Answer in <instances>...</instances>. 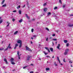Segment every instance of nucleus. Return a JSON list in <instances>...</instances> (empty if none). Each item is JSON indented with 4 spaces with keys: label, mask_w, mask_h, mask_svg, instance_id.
<instances>
[{
    "label": "nucleus",
    "mask_w": 73,
    "mask_h": 73,
    "mask_svg": "<svg viewBox=\"0 0 73 73\" xmlns=\"http://www.w3.org/2000/svg\"><path fill=\"white\" fill-rule=\"evenodd\" d=\"M63 8H65V5H63Z\"/></svg>",
    "instance_id": "45"
},
{
    "label": "nucleus",
    "mask_w": 73,
    "mask_h": 73,
    "mask_svg": "<svg viewBox=\"0 0 73 73\" xmlns=\"http://www.w3.org/2000/svg\"><path fill=\"white\" fill-rule=\"evenodd\" d=\"M19 13L20 15H21V11L20 10H19Z\"/></svg>",
    "instance_id": "14"
},
{
    "label": "nucleus",
    "mask_w": 73,
    "mask_h": 73,
    "mask_svg": "<svg viewBox=\"0 0 73 73\" xmlns=\"http://www.w3.org/2000/svg\"><path fill=\"white\" fill-rule=\"evenodd\" d=\"M57 60H58V61H59L60 60V59H59V58L58 57H57Z\"/></svg>",
    "instance_id": "39"
},
{
    "label": "nucleus",
    "mask_w": 73,
    "mask_h": 73,
    "mask_svg": "<svg viewBox=\"0 0 73 73\" xmlns=\"http://www.w3.org/2000/svg\"><path fill=\"white\" fill-rule=\"evenodd\" d=\"M52 40H54V41H57V39H56V38L53 39Z\"/></svg>",
    "instance_id": "32"
},
{
    "label": "nucleus",
    "mask_w": 73,
    "mask_h": 73,
    "mask_svg": "<svg viewBox=\"0 0 73 73\" xmlns=\"http://www.w3.org/2000/svg\"><path fill=\"white\" fill-rule=\"evenodd\" d=\"M66 46L67 47H68V46H69V43H67L66 45Z\"/></svg>",
    "instance_id": "30"
},
{
    "label": "nucleus",
    "mask_w": 73,
    "mask_h": 73,
    "mask_svg": "<svg viewBox=\"0 0 73 73\" xmlns=\"http://www.w3.org/2000/svg\"><path fill=\"white\" fill-rule=\"evenodd\" d=\"M49 70V68H46V71Z\"/></svg>",
    "instance_id": "15"
},
{
    "label": "nucleus",
    "mask_w": 73,
    "mask_h": 73,
    "mask_svg": "<svg viewBox=\"0 0 73 73\" xmlns=\"http://www.w3.org/2000/svg\"><path fill=\"white\" fill-rule=\"evenodd\" d=\"M21 54H20V55L18 56L19 59H20L21 58H20V56H21Z\"/></svg>",
    "instance_id": "22"
},
{
    "label": "nucleus",
    "mask_w": 73,
    "mask_h": 73,
    "mask_svg": "<svg viewBox=\"0 0 73 73\" xmlns=\"http://www.w3.org/2000/svg\"><path fill=\"white\" fill-rule=\"evenodd\" d=\"M5 0H3L2 2V4H4V3L5 2Z\"/></svg>",
    "instance_id": "16"
},
{
    "label": "nucleus",
    "mask_w": 73,
    "mask_h": 73,
    "mask_svg": "<svg viewBox=\"0 0 73 73\" xmlns=\"http://www.w3.org/2000/svg\"><path fill=\"white\" fill-rule=\"evenodd\" d=\"M31 65L32 66H33V64H31Z\"/></svg>",
    "instance_id": "56"
},
{
    "label": "nucleus",
    "mask_w": 73,
    "mask_h": 73,
    "mask_svg": "<svg viewBox=\"0 0 73 73\" xmlns=\"http://www.w3.org/2000/svg\"><path fill=\"white\" fill-rule=\"evenodd\" d=\"M68 50H69V49H67L65 50V52L64 53L65 55H66V54H67V53H68Z\"/></svg>",
    "instance_id": "3"
},
{
    "label": "nucleus",
    "mask_w": 73,
    "mask_h": 73,
    "mask_svg": "<svg viewBox=\"0 0 73 73\" xmlns=\"http://www.w3.org/2000/svg\"><path fill=\"white\" fill-rule=\"evenodd\" d=\"M17 33H18V31H16L14 33V35H17Z\"/></svg>",
    "instance_id": "12"
},
{
    "label": "nucleus",
    "mask_w": 73,
    "mask_h": 73,
    "mask_svg": "<svg viewBox=\"0 0 73 73\" xmlns=\"http://www.w3.org/2000/svg\"><path fill=\"white\" fill-rule=\"evenodd\" d=\"M30 73H33V71H31L30 72Z\"/></svg>",
    "instance_id": "54"
},
{
    "label": "nucleus",
    "mask_w": 73,
    "mask_h": 73,
    "mask_svg": "<svg viewBox=\"0 0 73 73\" xmlns=\"http://www.w3.org/2000/svg\"><path fill=\"white\" fill-rule=\"evenodd\" d=\"M52 46H54V43H53V42H52Z\"/></svg>",
    "instance_id": "49"
},
{
    "label": "nucleus",
    "mask_w": 73,
    "mask_h": 73,
    "mask_svg": "<svg viewBox=\"0 0 73 73\" xmlns=\"http://www.w3.org/2000/svg\"><path fill=\"white\" fill-rule=\"evenodd\" d=\"M2 22H3V20H1L0 21V23H2Z\"/></svg>",
    "instance_id": "41"
},
{
    "label": "nucleus",
    "mask_w": 73,
    "mask_h": 73,
    "mask_svg": "<svg viewBox=\"0 0 73 73\" xmlns=\"http://www.w3.org/2000/svg\"><path fill=\"white\" fill-rule=\"evenodd\" d=\"M69 63H70L71 64L72 63V62H71L70 61H69Z\"/></svg>",
    "instance_id": "53"
},
{
    "label": "nucleus",
    "mask_w": 73,
    "mask_h": 73,
    "mask_svg": "<svg viewBox=\"0 0 73 73\" xmlns=\"http://www.w3.org/2000/svg\"><path fill=\"white\" fill-rule=\"evenodd\" d=\"M16 12V10H14L13 11V12Z\"/></svg>",
    "instance_id": "46"
},
{
    "label": "nucleus",
    "mask_w": 73,
    "mask_h": 73,
    "mask_svg": "<svg viewBox=\"0 0 73 73\" xmlns=\"http://www.w3.org/2000/svg\"><path fill=\"white\" fill-rule=\"evenodd\" d=\"M16 46H15V47L14 48V49H16Z\"/></svg>",
    "instance_id": "62"
},
{
    "label": "nucleus",
    "mask_w": 73,
    "mask_h": 73,
    "mask_svg": "<svg viewBox=\"0 0 73 73\" xmlns=\"http://www.w3.org/2000/svg\"><path fill=\"white\" fill-rule=\"evenodd\" d=\"M34 30V29H31V32H33V31Z\"/></svg>",
    "instance_id": "37"
},
{
    "label": "nucleus",
    "mask_w": 73,
    "mask_h": 73,
    "mask_svg": "<svg viewBox=\"0 0 73 73\" xmlns=\"http://www.w3.org/2000/svg\"><path fill=\"white\" fill-rule=\"evenodd\" d=\"M55 35H56L55 34H54L52 35V36H55Z\"/></svg>",
    "instance_id": "48"
},
{
    "label": "nucleus",
    "mask_w": 73,
    "mask_h": 73,
    "mask_svg": "<svg viewBox=\"0 0 73 73\" xmlns=\"http://www.w3.org/2000/svg\"><path fill=\"white\" fill-rule=\"evenodd\" d=\"M43 5V6H45V5H46V3H44Z\"/></svg>",
    "instance_id": "29"
},
{
    "label": "nucleus",
    "mask_w": 73,
    "mask_h": 73,
    "mask_svg": "<svg viewBox=\"0 0 73 73\" xmlns=\"http://www.w3.org/2000/svg\"><path fill=\"white\" fill-rule=\"evenodd\" d=\"M43 53H44L45 55H46L47 54H48V53H46L44 51L43 52Z\"/></svg>",
    "instance_id": "23"
},
{
    "label": "nucleus",
    "mask_w": 73,
    "mask_h": 73,
    "mask_svg": "<svg viewBox=\"0 0 73 73\" xmlns=\"http://www.w3.org/2000/svg\"><path fill=\"white\" fill-rule=\"evenodd\" d=\"M46 30H47V31H49V29L48 28H46Z\"/></svg>",
    "instance_id": "25"
},
{
    "label": "nucleus",
    "mask_w": 73,
    "mask_h": 73,
    "mask_svg": "<svg viewBox=\"0 0 73 73\" xmlns=\"http://www.w3.org/2000/svg\"><path fill=\"white\" fill-rule=\"evenodd\" d=\"M33 37H36V35H33Z\"/></svg>",
    "instance_id": "52"
},
{
    "label": "nucleus",
    "mask_w": 73,
    "mask_h": 73,
    "mask_svg": "<svg viewBox=\"0 0 73 73\" xmlns=\"http://www.w3.org/2000/svg\"><path fill=\"white\" fill-rule=\"evenodd\" d=\"M19 8H20V5H19V6H18V7H17V9H19Z\"/></svg>",
    "instance_id": "26"
},
{
    "label": "nucleus",
    "mask_w": 73,
    "mask_h": 73,
    "mask_svg": "<svg viewBox=\"0 0 73 73\" xmlns=\"http://www.w3.org/2000/svg\"><path fill=\"white\" fill-rule=\"evenodd\" d=\"M4 61H5V62H6V61H7V59H6V58H5L4 59Z\"/></svg>",
    "instance_id": "31"
},
{
    "label": "nucleus",
    "mask_w": 73,
    "mask_h": 73,
    "mask_svg": "<svg viewBox=\"0 0 73 73\" xmlns=\"http://www.w3.org/2000/svg\"><path fill=\"white\" fill-rule=\"evenodd\" d=\"M49 16V15H51V13L50 12H48L47 14Z\"/></svg>",
    "instance_id": "17"
},
{
    "label": "nucleus",
    "mask_w": 73,
    "mask_h": 73,
    "mask_svg": "<svg viewBox=\"0 0 73 73\" xmlns=\"http://www.w3.org/2000/svg\"><path fill=\"white\" fill-rule=\"evenodd\" d=\"M31 57V56H27V60H29V58Z\"/></svg>",
    "instance_id": "9"
},
{
    "label": "nucleus",
    "mask_w": 73,
    "mask_h": 73,
    "mask_svg": "<svg viewBox=\"0 0 73 73\" xmlns=\"http://www.w3.org/2000/svg\"><path fill=\"white\" fill-rule=\"evenodd\" d=\"M17 46H18V44H15V47H17Z\"/></svg>",
    "instance_id": "35"
},
{
    "label": "nucleus",
    "mask_w": 73,
    "mask_h": 73,
    "mask_svg": "<svg viewBox=\"0 0 73 73\" xmlns=\"http://www.w3.org/2000/svg\"><path fill=\"white\" fill-rule=\"evenodd\" d=\"M5 68V66H3V68Z\"/></svg>",
    "instance_id": "63"
},
{
    "label": "nucleus",
    "mask_w": 73,
    "mask_h": 73,
    "mask_svg": "<svg viewBox=\"0 0 73 73\" xmlns=\"http://www.w3.org/2000/svg\"><path fill=\"white\" fill-rule=\"evenodd\" d=\"M22 46V43H21V44H20L19 45V48H21V47Z\"/></svg>",
    "instance_id": "18"
},
{
    "label": "nucleus",
    "mask_w": 73,
    "mask_h": 73,
    "mask_svg": "<svg viewBox=\"0 0 73 73\" xmlns=\"http://www.w3.org/2000/svg\"><path fill=\"white\" fill-rule=\"evenodd\" d=\"M56 9H57V7H56L54 8V10Z\"/></svg>",
    "instance_id": "33"
},
{
    "label": "nucleus",
    "mask_w": 73,
    "mask_h": 73,
    "mask_svg": "<svg viewBox=\"0 0 73 73\" xmlns=\"http://www.w3.org/2000/svg\"><path fill=\"white\" fill-rule=\"evenodd\" d=\"M58 61L59 62V63H61V62H60V60H58Z\"/></svg>",
    "instance_id": "58"
},
{
    "label": "nucleus",
    "mask_w": 73,
    "mask_h": 73,
    "mask_svg": "<svg viewBox=\"0 0 73 73\" xmlns=\"http://www.w3.org/2000/svg\"><path fill=\"white\" fill-rule=\"evenodd\" d=\"M35 19H32V21H35Z\"/></svg>",
    "instance_id": "50"
},
{
    "label": "nucleus",
    "mask_w": 73,
    "mask_h": 73,
    "mask_svg": "<svg viewBox=\"0 0 73 73\" xmlns=\"http://www.w3.org/2000/svg\"><path fill=\"white\" fill-rule=\"evenodd\" d=\"M2 37V36H1H1H0V37L1 38Z\"/></svg>",
    "instance_id": "61"
},
{
    "label": "nucleus",
    "mask_w": 73,
    "mask_h": 73,
    "mask_svg": "<svg viewBox=\"0 0 73 73\" xmlns=\"http://www.w3.org/2000/svg\"><path fill=\"white\" fill-rule=\"evenodd\" d=\"M54 64L55 66H57L58 65H57V64H56V62H54Z\"/></svg>",
    "instance_id": "36"
},
{
    "label": "nucleus",
    "mask_w": 73,
    "mask_h": 73,
    "mask_svg": "<svg viewBox=\"0 0 73 73\" xmlns=\"http://www.w3.org/2000/svg\"><path fill=\"white\" fill-rule=\"evenodd\" d=\"M46 41H48V38H47L46 39Z\"/></svg>",
    "instance_id": "47"
},
{
    "label": "nucleus",
    "mask_w": 73,
    "mask_h": 73,
    "mask_svg": "<svg viewBox=\"0 0 73 73\" xmlns=\"http://www.w3.org/2000/svg\"><path fill=\"white\" fill-rule=\"evenodd\" d=\"M31 44H33V42H32V41H31Z\"/></svg>",
    "instance_id": "55"
},
{
    "label": "nucleus",
    "mask_w": 73,
    "mask_h": 73,
    "mask_svg": "<svg viewBox=\"0 0 73 73\" xmlns=\"http://www.w3.org/2000/svg\"><path fill=\"white\" fill-rule=\"evenodd\" d=\"M9 49H11V46H9Z\"/></svg>",
    "instance_id": "59"
},
{
    "label": "nucleus",
    "mask_w": 73,
    "mask_h": 73,
    "mask_svg": "<svg viewBox=\"0 0 73 73\" xmlns=\"http://www.w3.org/2000/svg\"><path fill=\"white\" fill-rule=\"evenodd\" d=\"M64 43H67V42H68V40H64Z\"/></svg>",
    "instance_id": "13"
},
{
    "label": "nucleus",
    "mask_w": 73,
    "mask_h": 73,
    "mask_svg": "<svg viewBox=\"0 0 73 73\" xmlns=\"http://www.w3.org/2000/svg\"><path fill=\"white\" fill-rule=\"evenodd\" d=\"M27 18L28 19H30V18H29V17H28V14H25Z\"/></svg>",
    "instance_id": "7"
},
{
    "label": "nucleus",
    "mask_w": 73,
    "mask_h": 73,
    "mask_svg": "<svg viewBox=\"0 0 73 73\" xmlns=\"http://www.w3.org/2000/svg\"><path fill=\"white\" fill-rule=\"evenodd\" d=\"M26 50H28L29 51H30V52H32V50L29 48L27 46H26Z\"/></svg>",
    "instance_id": "2"
},
{
    "label": "nucleus",
    "mask_w": 73,
    "mask_h": 73,
    "mask_svg": "<svg viewBox=\"0 0 73 73\" xmlns=\"http://www.w3.org/2000/svg\"><path fill=\"white\" fill-rule=\"evenodd\" d=\"M45 49H46V50H48V52L49 53H50V51L49 49V48H48V47H45Z\"/></svg>",
    "instance_id": "5"
},
{
    "label": "nucleus",
    "mask_w": 73,
    "mask_h": 73,
    "mask_svg": "<svg viewBox=\"0 0 73 73\" xmlns=\"http://www.w3.org/2000/svg\"><path fill=\"white\" fill-rule=\"evenodd\" d=\"M25 7V5H23V7L24 8V7Z\"/></svg>",
    "instance_id": "57"
},
{
    "label": "nucleus",
    "mask_w": 73,
    "mask_h": 73,
    "mask_svg": "<svg viewBox=\"0 0 73 73\" xmlns=\"http://www.w3.org/2000/svg\"><path fill=\"white\" fill-rule=\"evenodd\" d=\"M46 57H49V58H50V56H46Z\"/></svg>",
    "instance_id": "51"
},
{
    "label": "nucleus",
    "mask_w": 73,
    "mask_h": 73,
    "mask_svg": "<svg viewBox=\"0 0 73 73\" xmlns=\"http://www.w3.org/2000/svg\"><path fill=\"white\" fill-rule=\"evenodd\" d=\"M17 42L18 44H21L22 43V41H21V40H18L17 41Z\"/></svg>",
    "instance_id": "4"
},
{
    "label": "nucleus",
    "mask_w": 73,
    "mask_h": 73,
    "mask_svg": "<svg viewBox=\"0 0 73 73\" xmlns=\"http://www.w3.org/2000/svg\"><path fill=\"white\" fill-rule=\"evenodd\" d=\"M4 50V48H0V50Z\"/></svg>",
    "instance_id": "20"
},
{
    "label": "nucleus",
    "mask_w": 73,
    "mask_h": 73,
    "mask_svg": "<svg viewBox=\"0 0 73 73\" xmlns=\"http://www.w3.org/2000/svg\"><path fill=\"white\" fill-rule=\"evenodd\" d=\"M63 61L64 62H66V61H65V59H64L63 60Z\"/></svg>",
    "instance_id": "34"
},
{
    "label": "nucleus",
    "mask_w": 73,
    "mask_h": 73,
    "mask_svg": "<svg viewBox=\"0 0 73 73\" xmlns=\"http://www.w3.org/2000/svg\"><path fill=\"white\" fill-rule=\"evenodd\" d=\"M11 46V44L9 43V44L8 46L7 47L9 48V46Z\"/></svg>",
    "instance_id": "40"
},
{
    "label": "nucleus",
    "mask_w": 73,
    "mask_h": 73,
    "mask_svg": "<svg viewBox=\"0 0 73 73\" xmlns=\"http://www.w3.org/2000/svg\"><path fill=\"white\" fill-rule=\"evenodd\" d=\"M6 4H5V5H3L2 6V7H6Z\"/></svg>",
    "instance_id": "21"
},
{
    "label": "nucleus",
    "mask_w": 73,
    "mask_h": 73,
    "mask_svg": "<svg viewBox=\"0 0 73 73\" xmlns=\"http://www.w3.org/2000/svg\"><path fill=\"white\" fill-rule=\"evenodd\" d=\"M12 21L13 22H14V21H15V19H12Z\"/></svg>",
    "instance_id": "38"
},
{
    "label": "nucleus",
    "mask_w": 73,
    "mask_h": 73,
    "mask_svg": "<svg viewBox=\"0 0 73 73\" xmlns=\"http://www.w3.org/2000/svg\"><path fill=\"white\" fill-rule=\"evenodd\" d=\"M48 10V9L47 8H45L44 9V12H45L46 11H47Z\"/></svg>",
    "instance_id": "8"
},
{
    "label": "nucleus",
    "mask_w": 73,
    "mask_h": 73,
    "mask_svg": "<svg viewBox=\"0 0 73 73\" xmlns=\"http://www.w3.org/2000/svg\"><path fill=\"white\" fill-rule=\"evenodd\" d=\"M23 21V19H21L19 21V23H21Z\"/></svg>",
    "instance_id": "19"
},
{
    "label": "nucleus",
    "mask_w": 73,
    "mask_h": 73,
    "mask_svg": "<svg viewBox=\"0 0 73 73\" xmlns=\"http://www.w3.org/2000/svg\"><path fill=\"white\" fill-rule=\"evenodd\" d=\"M59 2L60 3H62V2H61V0H59Z\"/></svg>",
    "instance_id": "42"
},
{
    "label": "nucleus",
    "mask_w": 73,
    "mask_h": 73,
    "mask_svg": "<svg viewBox=\"0 0 73 73\" xmlns=\"http://www.w3.org/2000/svg\"><path fill=\"white\" fill-rule=\"evenodd\" d=\"M28 66H24V67H23V69H25V68H27V67H28Z\"/></svg>",
    "instance_id": "24"
},
{
    "label": "nucleus",
    "mask_w": 73,
    "mask_h": 73,
    "mask_svg": "<svg viewBox=\"0 0 73 73\" xmlns=\"http://www.w3.org/2000/svg\"><path fill=\"white\" fill-rule=\"evenodd\" d=\"M31 39H32V40H33V37H31Z\"/></svg>",
    "instance_id": "60"
},
{
    "label": "nucleus",
    "mask_w": 73,
    "mask_h": 73,
    "mask_svg": "<svg viewBox=\"0 0 73 73\" xmlns=\"http://www.w3.org/2000/svg\"><path fill=\"white\" fill-rule=\"evenodd\" d=\"M6 64H8V62H7V61L5 62Z\"/></svg>",
    "instance_id": "44"
},
{
    "label": "nucleus",
    "mask_w": 73,
    "mask_h": 73,
    "mask_svg": "<svg viewBox=\"0 0 73 73\" xmlns=\"http://www.w3.org/2000/svg\"><path fill=\"white\" fill-rule=\"evenodd\" d=\"M68 27H73V24L70 25L69 24L68 25Z\"/></svg>",
    "instance_id": "10"
},
{
    "label": "nucleus",
    "mask_w": 73,
    "mask_h": 73,
    "mask_svg": "<svg viewBox=\"0 0 73 73\" xmlns=\"http://www.w3.org/2000/svg\"><path fill=\"white\" fill-rule=\"evenodd\" d=\"M70 15L72 16H73V15Z\"/></svg>",
    "instance_id": "64"
},
{
    "label": "nucleus",
    "mask_w": 73,
    "mask_h": 73,
    "mask_svg": "<svg viewBox=\"0 0 73 73\" xmlns=\"http://www.w3.org/2000/svg\"><path fill=\"white\" fill-rule=\"evenodd\" d=\"M17 54L18 55V56H20V55H19V54L20 53L19 52V51H17Z\"/></svg>",
    "instance_id": "27"
},
{
    "label": "nucleus",
    "mask_w": 73,
    "mask_h": 73,
    "mask_svg": "<svg viewBox=\"0 0 73 73\" xmlns=\"http://www.w3.org/2000/svg\"><path fill=\"white\" fill-rule=\"evenodd\" d=\"M14 60V59L13 58H11L10 59V61H11V64L12 65H15V63L13 62V61Z\"/></svg>",
    "instance_id": "1"
},
{
    "label": "nucleus",
    "mask_w": 73,
    "mask_h": 73,
    "mask_svg": "<svg viewBox=\"0 0 73 73\" xmlns=\"http://www.w3.org/2000/svg\"><path fill=\"white\" fill-rule=\"evenodd\" d=\"M50 50H51V51L52 52H53V49L52 48H50Z\"/></svg>",
    "instance_id": "11"
},
{
    "label": "nucleus",
    "mask_w": 73,
    "mask_h": 73,
    "mask_svg": "<svg viewBox=\"0 0 73 73\" xmlns=\"http://www.w3.org/2000/svg\"><path fill=\"white\" fill-rule=\"evenodd\" d=\"M9 47H7L5 49V51H6V50H7L8 49Z\"/></svg>",
    "instance_id": "28"
},
{
    "label": "nucleus",
    "mask_w": 73,
    "mask_h": 73,
    "mask_svg": "<svg viewBox=\"0 0 73 73\" xmlns=\"http://www.w3.org/2000/svg\"><path fill=\"white\" fill-rule=\"evenodd\" d=\"M60 44H58V45L57 46V49H60Z\"/></svg>",
    "instance_id": "6"
},
{
    "label": "nucleus",
    "mask_w": 73,
    "mask_h": 73,
    "mask_svg": "<svg viewBox=\"0 0 73 73\" xmlns=\"http://www.w3.org/2000/svg\"><path fill=\"white\" fill-rule=\"evenodd\" d=\"M10 23H9L8 24V25L7 26V27H8Z\"/></svg>",
    "instance_id": "43"
}]
</instances>
